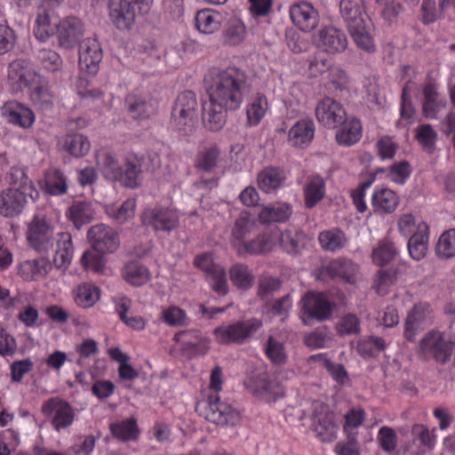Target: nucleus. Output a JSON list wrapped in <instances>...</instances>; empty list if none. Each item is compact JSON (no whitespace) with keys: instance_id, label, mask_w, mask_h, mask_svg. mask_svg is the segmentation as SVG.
Wrapping results in <instances>:
<instances>
[{"instance_id":"11","label":"nucleus","mask_w":455,"mask_h":455,"mask_svg":"<svg viewBox=\"0 0 455 455\" xmlns=\"http://www.w3.org/2000/svg\"><path fill=\"white\" fill-rule=\"evenodd\" d=\"M142 225L153 228L156 232H171L180 223L176 211L165 207H154L144 211L141 215Z\"/></svg>"},{"instance_id":"8","label":"nucleus","mask_w":455,"mask_h":455,"mask_svg":"<svg viewBox=\"0 0 455 455\" xmlns=\"http://www.w3.org/2000/svg\"><path fill=\"white\" fill-rule=\"evenodd\" d=\"M197 100L195 92L185 91L179 94L172 112V118L176 127L188 133L194 126L196 116Z\"/></svg>"},{"instance_id":"26","label":"nucleus","mask_w":455,"mask_h":455,"mask_svg":"<svg viewBox=\"0 0 455 455\" xmlns=\"http://www.w3.org/2000/svg\"><path fill=\"white\" fill-rule=\"evenodd\" d=\"M173 339L183 347V349L191 355H204L209 347L207 339L197 330H186L177 332Z\"/></svg>"},{"instance_id":"42","label":"nucleus","mask_w":455,"mask_h":455,"mask_svg":"<svg viewBox=\"0 0 455 455\" xmlns=\"http://www.w3.org/2000/svg\"><path fill=\"white\" fill-rule=\"evenodd\" d=\"M196 27L204 34H212L219 30L221 24V15L210 9L197 12L196 15Z\"/></svg>"},{"instance_id":"47","label":"nucleus","mask_w":455,"mask_h":455,"mask_svg":"<svg viewBox=\"0 0 455 455\" xmlns=\"http://www.w3.org/2000/svg\"><path fill=\"white\" fill-rule=\"evenodd\" d=\"M37 64L45 71L55 73L61 70L63 60L60 54L52 50L43 48L37 51L36 54Z\"/></svg>"},{"instance_id":"29","label":"nucleus","mask_w":455,"mask_h":455,"mask_svg":"<svg viewBox=\"0 0 455 455\" xmlns=\"http://www.w3.org/2000/svg\"><path fill=\"white\" fill-rule=\"evenodd\" d=\"M339 126L336 132V140L339 145L351 146L361 139L362 124L358 118L347 116L346 121Z\"/></svg>"},{"instance_id":"5","label":"nucleus","mask_w":455,"mask_h":455,"mask_svg":"<svg viewBox=\"0 0 455 455\" xmlns=\"http://www.w3.org/2000/svg\"><path fill=\"white\" fill-rule=\"evenodd\" d=\"M244 386L254 395L267 403L276 401L285 393L276 377L263 369L252 371L245 379Z\"/></svg>"},{"instance_id":"18","label":"nucleus","mask_w":455,"mask_h":455,"mask_svg":"<svg viewBox=\"0 0 455 455\" xmlns=\"http://www.w3.org/2000/svg\"><path fill=\"white\" fill-rule=\"evenodd\" d=\"M315 42L323 51L331 54L344 52L348 44L345 32L333 26L321 28Z\"/></svg>"},{"instance_id":"55","label":"nucleus","mask_w":455,"mask_h":455,"mask_svg":"<svg viewBox=\"0 0 455 455\" xmlns=\"http://www.w3.org/2000/svg\"><path fill=\"white\" fill-rule=\"evenodd\" d=\"M304 235L297 230H285L280 235V245L290 254H297L303 246Z\"/></svg>"},{"instance_id":"54","label":"nucleus","mask_w":455,"mask_h":455,"mask_svg":"<svg viewBox=\"0 0 455 455\" xmlns=\"http://www.w3.org/2000/svg\"><path fill=\"white\" fill-rule=\"evenodd\" d=\"M135 206V200L129 198L118 207L108 206L106 209V212L117 223L123 224L134 216Z\"/></svg>"},{"instance_id":"31","label":"nucleus","mask_w":455,"mask_h":455,"mask_svg":"<svg viewBox=\"0 0 455 455\" xmlns=\"http://www.w3.org/2000/svg\"><path fill=\"white\" fill-rule=\"evenodd\" d=\"M399 204L396 194L389 188L377 189L371 196V206L378 213H392Z\"/></svg>"},{"instance_id":"4","label":"nucleus","mask_w":455,"mask_h":455,"mask_svg":"<svg viewBox=\"0 0 455 455\" xmlns=\"http://www.w3.org/2000/svg\"><path fill=\"white\" fill-rule=\"evenodd\" d=\"M455 341L439 331H429L419 341L417 354L422 360L430 358L440 364L447 363L452 355Z\"/></svg>"},{"instance_id":"14","label":"nucleus","mask_w":455,"mask_h":455,"mask_svg":"<svg viewBox=\"0 0 455 455\" xmlns=\"http://www.w3.org/2000/svg\"><path fill=\"white\" fill-rule=\"evenodd\" d=\"M148 171V157L134 153L126 156L122 169L120 183L124 187L134 188L140 185L143 172Z\"/></svg>"},{"instance_id":"38","label":"nucleus","mask_w":455,"mask_h":455,"mask_svg":"<svg viewBox=\"0 0 455 455\" xmlns=\"http://www.w3.org/2000/svg\"><path fill=\"white\" fill-rule=\"evenodd\" d=\"M325 194V182L319 175L309 176L304 187L305 205L313 208Z\"/></svg>"},{"instance_id":"52","label":"nucleus","mask_w":455,"mask_h":455,"mask_svg":"<svg viewBox=\"0 0 455 455\" xmlns=\"http://www.w3.org/2000/svg\"><path fill=\"white\" fill-rule=\"evenodd\" d=\"M398 254L394 243L384 239L379 241L372 251V260L376 265L384 266L393 261Z\"/></svg>"},{"instance_id":"15","label":"nucleus","mask_w":455,"mask_h":455,"mask_svg":"<svg viewBox=\"0 0 455 455\" xmlns=\"http://www.w3.org/2000/svg\"><path fill=\"white\" fill-rule=\"evenodd\" d=\"M58 237H54L52 228L44 219L35 217L29 224L28 240L30 246L39 252H47L57 243Z\"/></svg>"},{"instance_id":"28","label":"nucleus","mask_w":455,"mask_h":455,"mask_svg":"<svg viewBox=\"0 0 455 455\" xmlns=\"http://www.w3.org/2000/svg\"><path fill=\"white\" fill-rule=\"evenodd\" d=\"M286 180L283 170L268 166L258 173L257 181L259 189L265 193H272L281 188Z\"/></svg>"},{"instance_id":"58","label":"nucleus","mask_w":455,"mask_h":455,"mask_svg":"<svg viewBox=\"0 0 455 455\" xmlns=\"http://www.w3.org/2000/svg\"><path fill=\"white\" fill-rule=\"evenodd\" d=\"M207 280L212 290L224 296L228 292L227 274L223 267L218 265L207 275Z\"/></svg>"},{"instance_id":"49","label":"nucleus","mask_w":455,"mask_h":455,"mask_svg":"<svg viewBox=\"0 0 455 455\" xmlns=\"http://www.w3.org/2000/svg\"><path fill=\"white\" fill-rule=\"evenodd\" d=\"M129 114L134 119H147L154 113L150 102L141 97L130 95L125 100Z\"/></svg>"},{"instance_id":"50","label":"nucleus","mask_w":455,"mask_h":455,"mask_svg":"<svg viewBox=\"0 0 455 455\" xmlns=\"http://www.w3.org/2000/svg\"><path fill=\"white\" fill-rule=\"evenodd\" d=\"M45 189L52 196H60L67 192V179L59 169L49 170L45 175Z\"/></svg>"},{"instance_id":"34","label":"nucleus","mask_w":455,"mask_h":455,"mask_svg":"<svg viewBox=\"0 0 455 455\" xmlns=\"http://www.w3.org/2000/svg\"><path fill=\"white\" fill-rule=\"evenodd\" d=\"M73 256L72 237L69 233H58L53 264L57 268H67Z\"/></svg>"},{"instance_id":"56","label":"nucleus","mask_w":455,"mask_h":455,"mask_svg":"<svg viewBox=\"0 0 455 455\" xmlns=\"http://www.w3.org/2000/svg\"><path fill=\"white\" fill-rule=\"evenodd\" d=\"M436 254L441 259H450L455 256V228L443 232L435 247Z\"/></svg>"},{"instance_id":"40","label":"nucleus","mask_w":455,"mask_h":455,"mask_svg":"<svg viewBox=\"0 0 455 455\" xmlns=\"http://www.w3.org/2000/svg\"><path fill=\"white\" fill-rule=\"evenodd\" d=\"M255 227V220L251 217V214L246 211L242 212L235 220L232 229L231 242L233 245L237 246L243 243V240L253 231Z\"/></svg>"},{"instance_id":"44","label":"nucleus","mask_w":455,"mask_h":455,"mask_svg":"<svg viewBox=\"0 0 455 455\" xmlns=\"http://www.w3.org/2000/svg\"><path fill=\"white\" fill-rule=\"evenodd\" d=\"M423 114L426 117H435L437 111L445 105L439 99V93L435 84H427L423 89Z\"/></svg>"},{"instance_id":"46","label":"nucleus","mask_w":455,"mask_h":455,"mask_svg":"<svg viewBox=\"0 0 455 455\" xmlns=\"http://www.w3.org/2000/svg\"><path fill=\"white\" fill-rule=\"evenodd\" d=\"M6 178L12 188L39 195L32 180L28 177L25 168L11 167Z\"/></svg>"},{"instance_id":"16","label":"nucleus","mask_w":455,"mask_h":455,"mask_svg":"<svg viewBox=\"0 0 455 455\" xmlns=\"http://www.w3.org/2000/svg\"><path fill=\"white\" fill-rule=\"evenodd\" d=\"M58 44L65 49L75 47L84 34V25L82 20L75 16L62 19L56 25Z\"/></svg>"},{"instance_id":"17","label":"nucleus","mask_w":455,"mask_h":455,"mask_svg":"<svg viewBox=\"0 0 455 455\" xmlns=\"http://www.w3.org/2000/svg\"><path fill=\"white\" fill-rule=\"evenodd\" d=\"M88 239L91 246L101 252L112 253L119 246L117 233L104 224L92 227L88 231Z\"/></svg>"},{"instance_id":"51","label":"nucleus","mask_w":455,"mask_h":455,"mask_svg":"<svg viewBox=\"0 0 455 455\" xmlns=\"http://www.w3.org/2000/svg\"><path fill=\"white\" fill-rule=\"evenodd\" d=\"M65 149L76 157L85 156L91 148L87 137L80 133L68 134L64 142Z\"/></svg>"},{"instance_id":"39","label":"nucleus","mask_w":455,"mask_h":455,"mask_svg":"<svg viewBox=\"0 0 455 455\" xmlns=\"http://www.w3.org/2000/svg\"><path fill=\"white\" fill-rule=\"evenodd\" d=\"M124 280L133 286H142L147 283L150 278L151 274L148 268L139 261L128 262L123 270Z\"/></svg>"},{"instance_id":"13","label":"nucleus","mask_w":455,"mask_h":455,"mask_svg":"<svg viewBox=\"0 0 455 455\" xmlns=\"http://www.w3.org/2000/svg\"><path fill=\"white\" fill-rule=\"evenodd\" d=\"M315 116L324 127L336 129L346 121L347 112L340 102L331 97H324L315 107Z\"/></svg>"},{"instance_id":"6","label":"nucleus","mask_w":455,"mask_h":455,"mask_svg":"<svg viewBox=\"0 0 455 455\" xmlns=\"http://www.w3.org/2000/svg\"><path fill=\"white\" fill-rule=\"evenodd\" d=\"M261 326L259 320L250 318L219 326L214 329L213 334L217 342L221 345H241L251 339Z\"/></svg>"},{"instance_id":"1","label":"nucleus","mask_w":455,"mask_h":455,"mask_svg":"<svg viewBox=\"0 0 455 455\" xmlns=\"http://www.w3.org/2000/svg\"><path fill=\"white\" fill-rule=\"evenodd\" d=\"M209 99L229 107L230 111L240 108L251 91L246 71L235 66L209 69L204 78Z\"/></svg>"},{"instance_id":"27","label":"nucleus","mask_w":455,"mask_h":455,"mask_svg":"<svg viewBox=\"0 0 455 455\" xmlns=\"http://www.w3.org/2000/svg\"><path fill=\"white\" fill-rule=\"evenodd\" d=\"M339 13L347 29L370 20L365 12L363 2L361 0H341L339 2Z\"/></svg>"},{"instance_id":"43","label":"nucleus","mask_w":455,"mask_h":455,"mask_svg":"<svg viewBox=\"0 0 455 455\" xmlns=\"http://www.w3.org/2000/svg\"><path fill=\"white\" fill-rule=\"evenodd\" d=\"M109 428L115 438L124 442L137 439L140 433L137 422L133 418L111 423Z\"/></svg>"},{"instance_id":"24","label":"nucleus","mask_w":455,"mask_h":455,"mask_svg":"<svg viewBox=\"0 0 455 455\" xmlns=\"http://www.w3.org/2000/svg\"><path fill=\"white\" fill-rule=\"evenodd\" d=\"M347 31L357 48L367 53L376 52L374 26L371 19L348 28Z\"/></svg>"},{"instance_id":"32","label":"nucleus","mask_w":455,"mask_h":455,"mask_svg":"<svg viewBox=\"0 0 455 455\" xmlns=\"http://www.w3.org/2000/svg\"><path fill=\"white\" fill-rule=\"evenodd\" d=\"M314 133V122L311 119H301L290 129L289 142L294 147H303L311 142Z\"/></svg>"},{"instance_id":"22","label":"nucleus","mask_w":455,"mask_h":455,"mask_svg":"<svg viewBox=\"0 0 455 455\" xmlns=\"http://www.w3.org/2000/svg\"><path fill=\"white\" fill-rule=\"evenodd\" d=\"M228 111H230L229 107L209 99L203 104L202 118L204 127L212 132L220 131L226 124Z\"/></svg>"},{"instance_id":"23","label":"nucleus","mask_w":455,"mask_h":455,"mask_svg":"<svg viewBox=\"0 0 455 455\" xmlns=\"http://www.w3.org/2000/svg\"><path fill=\"white\" fill-rule=\"evenodd\" d=\"M358 268V265L351 259L340 257L323 267L321 274L332 279L341 278L347 283H353Z\"/></svg>"},{"instance_id":"2","label":"nucleus","mask_w":455,"mask_h":455,"mask_svg":"<svg viewBox=\"0 0 455 455\" xmlns=\"http://www.w3.org/2000/svg\"><path fill=\"white\" fill-rule=\"evenodd\" d=\"M210 388L214 393L207 395V398L196 404V411L205 419L219 426L237 425L241 419L239 411L230 404L220 402L218 392L222 388V371L220 366H215L211 372Z\"/></svg>"},{"instance_id":"37","label":"nucleus","mask_w":455,"mask_h":455,"mask_svg":"<svg viewBox=\"0 0 455 455\" xmlns=\"http://www.w3.org/2000/svg\"><path fill=\"white\" fill-rule=\"evenodd\" d=\"M51 268L50 261L41 257L21 262L19 266V274L24 280L28 281L36 278V276H45Z\"/></svg>"},{"instance_id":"59","label":"nucleus","mask_w":455,"mask_h":455,"mask_svg":"<svg viewBox=\"0 0 455 455\" xmlns=\"http://www.w3.org/2000/svg\"><path fill=\"white\" fill-rule=\"evenodd\" d=\"M331 340V332L325 326L318 327L304 337L306 346L313 349L323 348Z\"/></svg>"},{"instance_id":"61","label":"nucleus","mask_w":455,"mask_h":455,"mask_svg":"<svg viewBox=\"0 0 455 455\" xmlns=\"http://www.w3.org/2000/svg\"><path fill=\"white\" fill-rule=\"evenodd\" d=\"M281 287L279 279L270 275H261L258 280L257 295L261 300L268 299Z\"/></svg>"},{"instance_id":"36","label":"nucleus","mask_w":455,"mask_h":455,"mask_svg":"<svg viewBox=\"0 0 455 455\" xmlns=\"http://www.w3.org/2000/svg\"><path fill=\"white\" fill-rule=\"evenodd\" d=\"M220 156V148L217 144H211L200 149L195 159V167L202 172H211L217 164Z\"/></svg>"},{"instance_id":"10","label":"nucleus","mask_w":455,"mask_h":455,"mask_svg":"<svg viewBox=\"0 0 455 455\" xmlns=\"http://www.w3.org/2000/svg\"><path fill=\"white\" fill-rule=\"evenodd\" d=\"M39 195L9 187L0 191V215L13 218L20 215L28 200H36Z\"/></svg>"},{"instance_id":"35","label":"nucleus","mask_w":455,"mask_h":455,"mask_svg":"<svg viewBox=\"0 0 455 455\" xmlns=\"http://www.w3.org/2000/svg\"><path fill=\"white\" fill-rule=\"evenodd\" d=\"M97 162L104 177L111 181H119L122 177L123 164H120L116 156L109 151L102 150L97 154Z\"/></svg>"},{"instance_id":"45","label":"nucleus","mask_w":455,"mask_h":455,"mask_svg":"<svg viewBox=\"0 0 455 455\" xmlns=\"http://www.w3.org/2000/svg\"><path fill=\"white\" fill-rule=\"evenodd\" d=\"M229 278L232 283L240 290H249L254 282V275L248 266L236 263L229 269Z\"/></svg>"},{"instance_id":"7","label":"nucleus","mask_w":455,"mask_h":455,"mask_svg":"<svg viewBox=\"0 0 455 455\" xmlns=\"http://www.w3.org/2000/svg\"><path fill=\"white\" fill-rule=\"evenodd\" d=\"M301 320L306 325L312 321L323 322L329 319L333 311V305L323 293L307 292L300 301Z\"/></svg>"},{"instance_id":"30","label":"nucleus","mask_w":455,"mask_h":455,"mask_svg":"<svg viewBox=\"0 0 455 455\" xmlns=\"http://www.w3.org/2000/svg\"><path fill=\"white\" fill-rule=\"evenodd\" d=\"M428 226L426 222L418 223L417 232L408 240V251L411 257L416 260L423 259L427 251Z\"/></svg>"},{"instance_id":"57","label":"nucleus","mask_w":455,"mask_h":455,"mask_svg":"<svg viewBox=\"0 0 455 455\" xmlns=\"http://www.w3.org/2000/svg\"><path fill=\"white\" fill-rule=\"evenodd\" d=\"M386 348V342L381 337L369 336L357 342L356 350L363 357H371L375 352H381Z\"/></svg>"},{"instance_id":"19","label":"nucleus","mask_w":455,"mask_h":455,"mask_svg":"<svg viewBox=\"0 0 455 455\" xmlns=\"http://www.w3.org/2000/svg\"><path fill=\"white\" fill-rule=\"evenodd\" d=\"M102 57L101 45L96 38L88 37L80 43L78 62L82 70L95 75Z\"/></svg>"},{"instance_id":"63","label":"nucleus","mask_w":455,"mask_h":455,"mask_svg":"<svg viewBox=\"0 0 455 455\" xmlns=\"http://www.w3.org/2000/svg\"><path fill=\"white\" fill-rule=\"evenodd\" d=\"M265 352L269 360L275 364H283L287 360L283 344L272 336L267 339Z\"/></svg>"},{"instance_id":"21","label":"nucleus","mask_w":455,"mask_h":455,"mask_svg":"<svg viewBox=\"0 0 455 455\" xmlns=\"http://www.w3.org/2000/svg\"><path fill=\"white\" fill-rule=\"evenodd\" d=\"M109 18L118 29H130L134 23L136 9L126 0H109Z\"/></svg>"},{"instance_id":"3","label":"nucleus","mask_w":455,"mask_h":455,"mask_svg":"<svg viewBox=\"0 0 455 455\" xmlns=\"http://www.w3.org/2000/svg\"><path fill=\"white\" fill-rule=\"evenodd\" d=\"M8 77L16 80L20 86L30 88V100L37 109L44 113L53 109L55 93L52 91L48 79L26 68L23 60H14L9 65Z\"/></svg>"},{"instance_id":"48","label":"nucleus","mask_w":455,"mask_h":455,"mask_svg":"<svg viewBox=\"0 0 455 455\" xmlns=\"http://www.w3.org/2000/svg\"><path fill=\"white\" fill-rule=\"evenodd\" d=\"M318 240L323 249L330 251L343 248L347 242L345 233L338 228L321 232Z\"/></svg>"},{"instance_id":"33","label":"nucleus","mask_w":455,"mask_h":455,"mask_svg":"<svg viewBox=\"0 0 455 455\" xmlns=\"http://www.w3.org/2000/svg\"><path fill=\"white\" fill-rule=\"evenodd\" d=\"M292 214V207L287 203H275L264 207L259 213V220L263 224L285 222Z\"/></svg>"},{"instance_id":"60","label":"nucleus","mask_w":455,"mask_h":455,"mask_svg":"<svg viewBox=\"0 0 455 455\" xmlns=\"http://www.w3.org/2000/svg\"><path fill=\"white\" fill-rule=\"evenodd\" d=\"M91 246L90 250L84 252L81 258V264L85 268H90L96 273H101L105 267L104 254Z\"/></svg>"},{"instance_id":"20","label":"nucleus","mask_w":455,"mask_h":455,"mask_svg":"<svg viewBox=\"0 0 455 455\" xmlns=\"http://www.w3.org/2000/svg\"><path fill=\"white\" fill-rule=\"evenodd\" d=\"M290 18L292 23L303 32H311L319 22L318 12L306 1L296 3L290 7Z\"/></svg>"},{"instance_id":"25","label":"nucleus","mask_w":455,"mask_h":455,"mask_svg":"<svg viewBox=\"0 0 455 455\" xmlns=\"http://www.w3.org/2000/svg\"><path fill=\"white\" fill-rule=\"evenodd\" d=\"M2 115L9 123L24 129L30 128L36 118L30 108L16 101L5 103L2 108Z\"/></svg>"},{"instance_id":"12","label":"nucleus","mask_w":455,"mask_h":455,"mask_svg":"<svg viewBox=\"0 0 455 455\" xmlns=\"http://www.w3.org/2000/svg\"><path fill=\"white\" fill-rule=\"evenodd\" d=\"M42 412L52 418L51 423L58 432L70 427L76 415L72 406L67 401L59 397L45 401L42 405Z\"/></svg>"},{"instance_id":"53","label":"nucleus","mask_w":455,"mask_h":455,"mask_svg":"<svg viewBox=\"0 0 455 455\" xmlns=\"http://www.w3.org/2000/svg\"><path fill=\"white\" fill-rule=\"evenodd\" d=\"M267 100L263 94H257L247 107V122L251 126L257 125L265 116Z\"/></svg>"},{"instance_id":"64","label":"nucleus","mask_w":455,"mask_h":455,"mask_svg":"<svg viewBox=\"0 0 455 455\" xmlns=\"http://www.w3.org/2000/svg\"><path fill=\"white\" fill-rule=\"evenodd\" d=\"M245 36V27L243 22L237 19L229 20L228 27L225 29V41L230 45L240 44Z\"/></svg>"},{"instance_id":"9","label":"nucleus","mask_w":455,"mask_h":455,"mask_svg":"<svg viewBox=\"0 0 455 455\" xmlns=\"http://www.w3.org/2000/svg\"><path fill=\"white\" fill-rule=\"evenodd\" d=\"M434 311L427 303H418L408 312L404 323L403 335L406 340L413 342L416 336L434 322Z\"/></svg>"},{"instance_id":"41","label":"nucleus","mask_w":455,"mask_h":455,"mask_svg":"<svg viewBox=\"0 0 455 455\" xmlns=\"http://www.w3.org/2000/svg\"><path fill=\"white\" fill-rule=\"evenodd\" d=\"M68 219L76 229L88 224L93 218V210L90 203L86 201H75L68 208Z\"/></svg>"},{"instance_id":"62","label":"nucleus","mask_w":455,"mask_h":455,"mask_svg":"<svg viewBox=\"0 0 455 455\" xmlns=\"http://www.w3.org/2000/svg\"><path fill=\"white\" fill-rule=\"evenodd\" d=\"M337 333L343 337L360 333V320L354 314H347L337 323Z\"/></svg>"}]
</instances>
